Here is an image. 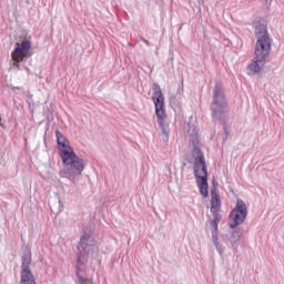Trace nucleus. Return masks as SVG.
I'll use <instances>...</instances> for the list:
<instances>
[{
  "label": "nucleus",
  "mask_w": 284,
  "mask_h": 284,
  "mask_svg": "<svg viewBox=\"0 0 284 284\" xmlns=\"http://www.w3.org/2000/svg\"><path fill=\"white\" fill-rule=\"evenodd\" d=\"M55 136L60 159L64 168L68 170V172H71V174L81 175L83 173V170H85V162H83V159L77 155L74 149L70 146V141H68V139L63 136V133H61V131H55Z\"/></svg>",
  "instance_id": "nucleus-1"
},
{
  "label": "nucleus",
  "mask_w": 284,
  "mask_h": 284,
  "mask_svg": "<svg viewBox=\"0 0 284 284\" xmlns=\"http://www.w3.org/2000/svg\"><path fill=\"white\" fill-rule=\"evenodd\" d=\"M255 51L254 54L257 59H267L270 57V52H272V39L270 38V33H267V27L265 24H260L255 27Z\"/></svg>",
  "instance_id": "nucleus-2"
},
{
  "label": "nucleus",
  "mask_w": 284,
  "mask_h": 284,
  "mask_svg": "<svg viewBox=\"0 0 284 284\" xmlns=\"http://www.w3.org/2000/svg\"><path fill=\"white\" fill-rule=\"evenodd\" d=\"M79 254L77 260L75 274L78 277V284H94L92 278L83 277L81 274L85 272V263H88V254H90V248H88V236L83 235L80 239V244L78 246Z\"/></svg>",
  "instance_id": "nucleus-3"
},
{
  "label": "nucleus",
  "mask_w": 284,
  "mask_h": 284,
  "mask_svg": "<svg viewBox=\"0 0 284 284\" xmlns=\"http://www.w3.org/2000/svg\"><path fill=\"white\" fill-rule=\"evenodd\" d=\"M211 213L213 214V220L211 221L213 243L221 252V245L219 244V223H221L223 216L221 215V197L214 191L211 192Z\"/></svg>",
  "instance_id": "nucleus-4"
},
{
  "label": "nucleus",
  "mask_w": 284,
  "mask_h": 284,
  "mask_svg": "<svg viewBox=\"0 0 284 284\" xmlns=\"http://www.w3.org/2000/svg\"><path fill=\"white\" fill-rule=\"evenodd\" d=\"M152 101L155 105V114L158 116V125L161 130H165V119H168V113H165V98L163 97V91L159 84L153 85V97Z\"/></svg>",
  "instance_id": "nucleus-5"
},
{
  "label": "nucleus",
  "mask_w": 284,
  "mask_h": 284,
  "mask_svg": "<svg viewBox=\"0 0 284 284\" xmlns=\"http://www.w3.org/2000/svg\"><path fill=\"white\" fill-rule=\"evenodd\" d=\"M192 156L194 159L193 171L196 181H203L207 179V165L205 164V155L201 148H195L192 151Z\"/></svg>",
  "instance_id": "nucleus-6"
},
{
  "label": "nucleus",
  "mask_w": 284,
  "mask_h": 284,
  "mask_svg": "<svg viewBox=\"0 0 284 284\" xmlns=\"http://www.w3.org/2000/svg\"><path fill=\"white\" fill-rule=\"evenodd\" d=\"M30 50H32V42L28 40H24L21 43H16V48L11 53L14 68H18V70L21 69L19 63H23V60L27 59L28 54H30Z\"/></svg>",
  "instance_id": "nucleus-7"
},
{
  "label": "nucleus",
  "mask_w": 284,
  "mask_h": 284,
  "mask_svg": "<svg viewBox=\"0 0 284 284\" xmlns=\"http://www.w3.org/2000/svg\"><path fill=\"white\" fill-rule=\"evenodd\" d=\"M247 219V206L243 200H237L235 210L230 214V227L234 230L237 225H241Z\"/></svg>",
  "instance_id": "nucleus-8"
},
{
  "label": "nucleus",
  "mask_w": 284,
  "mask_h": 284,
  "mask_svg": "<svg viewBox=\"0 0 284 284\" xmlns=\"http://www.w3.org/2000/svg\"><path fill=\"white\" fill-rule=\"evenodd\" d=\"M266 58H258L255 55L251 64L248 65V73L250 74H258L261 70H263V65H265Z\"/></svg>",
  "instance_id": "nucleus-9"
},
{
  "label": "nucleus",
  "mask_w": 284,
  "mask_h": 284,
  "mask_svg": "<svg viewBox=\"0 0 284 284\" xmlns=\"http://www.w3.org/2000/svg\"><path fill=\"white\" fill-rule=\"evenodd\" d=\"M213 105H220V108H225V97L221 93V88L219 84L215 85L214 95H213Z\"/></svg>",
  "instance_id": "nucleus-10"
},
{
  "label": "nucleus",
  "mask_w": 284,
  "mask_h": 284,
  "mask_svg": "<svg viewBox=\"0 0 284 284\" xmlns=\"http://www.w3.org/2000/svg\"><path fill=\"white\" fill-rule=\"evenodd\" d=\"M20 284H37L34 275L32 274V271H30V268L21 271Z\"/></svg>",
  "instance_id": "nucleus-11"
},
{
  "label": "nucleus",
  "mask_w": 284,
  "mask_h": 284,
  "mask_svg": "<svg viewBox=\"0 0 284 284\" xmlns=\"http://www.w3.org/2000/svg\"><path fill=\"white\" fill-rule=\"evenodd\" d=\"M196 183L200 187V193L202 194V196H204V199H206V196H209L210 191L207 187V179L206 180H196Z\"/></svg>",
  "instance_id": "nucleus-12"
},
{
  "label": "nucleus",
  "mask_w": 284,
  "mask_h": 284,
  "mask_svg": "<svg viewBox=\"0 0 284 284\" xmlns=\"http://www.w3.org/2000/svg\"><path fill=\"white\" fill-rule=\"evenodd\" d=\"M32 263V255L29 253H26L22 255V264L21 270H30V264Z\"/></svg>",
  "instance_id": "nucleus-13"
},
{
  "label": "nucleus",
  "mask_w": 284,
  "mask_h": 284,
  "mask_svg": "<svg viewBox=\"0 0 284 284\" xmlns=\"http://www.w3.org/2000/svg\"><path fill=\"white\" fill-rule=\"evenodd\" d=\"M199 143H200V140H199V135L195 134L192 139V145H193V150H196V148H199Z\"/></svg>",
  "instance_id": "nucleus-14"
}]
</instances>
